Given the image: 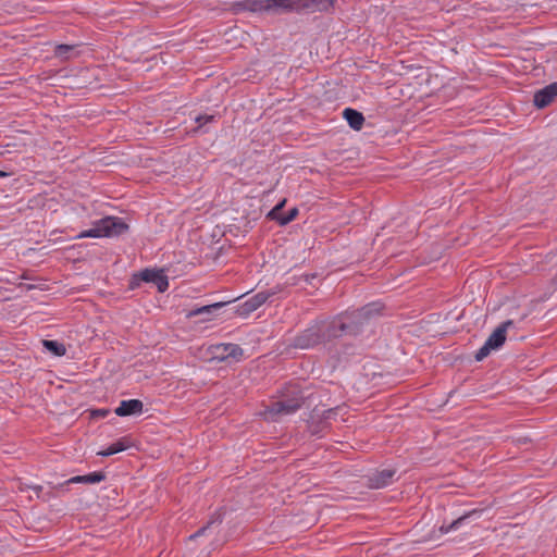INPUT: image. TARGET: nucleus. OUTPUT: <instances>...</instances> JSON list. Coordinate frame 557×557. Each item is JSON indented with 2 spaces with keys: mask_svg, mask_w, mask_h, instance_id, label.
Returning <instances> with one entry per match:
<instances>
[{
  "mask_svg": "<svg viewBox=\"0 0 557 557\" xmlns=\"http://www.w3.org/2000/svg\"><path fill=\"white\" fill-rule=\"evenodd\" d=\"M382 310L383 305L375 301L331 319L336 338L344 335H358L362 333L376 320Z\"/></svg>",
  "mask_w": 557,
  "mask_h": 557,
  "instance_id": "f257e3e1",
  "label": "nucleus"
},
{
  "mask_svg": "<svg viewBox=\"0 0 557 557\" xmlns=\"http://www.w3.org/2000/svg\"><path fill=\"white\" fill-rule=\"evenodd\" d=\"M210 352L219 361H239L244 356L243 348L237 344L221 343L212 345Z\"/></svg>",
  "mask_w": 557,
  "mask_h": 557,
  "instance_id": "423d86ee",
  "label": "nucleus"
},
{
  "mask_svg": "<svg viewBox=\"0 0 557 557\" xmlns=\"http://www.w3.org/2000/svg\"><path fill=\"white\" fill-rule=\"evenodd\" d=\"M302 401V396L276 400L267 408L264 412L265 418L272 421H278L283 417L295 413L301 407Z\"/></svg>",
  "mask_w": 557,
  "mask_h": 557,
  "instance_id": "20e7f679",
  "label": "nucleus"
},
{
  "mask_svg": "<svg viewBox=\"0 0 557 557\" xmlns=\"http://www.w3.org/2000/svg\"><path fill=\"white\" fill-rule=\"evenodd\" d=\"M292 12L298 13L297 0H265V14L281 15Z\"/></svg>",
  "mask_w": 557,
  "mask_h": 557,
  "instance_id": "6e6552de",
  "label": "nucleus"
},
{
  "mask_svg": "<svg viewBox=\"0 0 557 557\" xmlns=\"http://www.w3.org/2000/svg\"><path fill=\"white\" fill-rule=\"evenodd\" d=\"M557 97V82H554L542 89L535 91L533 103L537 109H544L549 106Z\"/></svg>",
  "mask_w": 557,
  "mask_h": 557,
  "instance_id": "1a4fd4ad",
  "label": "nucleus"
},
{
  "mask_svg": "<svg viewBox=\"0 0 557 557\" xmlns=\"http://www.w3.org/2000/svg\"><path fill=\"white\" fill-rule=\"evenodd\" d=\"M110 413L109 409L106 408H99L91 411V416L96 419H102L106 418Z\"/></svg>",
  "mask_w": 557,
  "mask_h": 557,
  "instance_id": "bb28decb",
  "label": "nucleus"
},
{
  "mask_svg": "<svg viewBox=\"0 0 557 557\" xmlns=\"http://www.w3.org/2000/svg\"><path fill=\"white\" fill-rule=\"evenodd\" d=\"M299 211L297 208H292L290 210H288V212L286 214H283L281 218H280V221H278V224L280 225H286L288 224L289 222H292L293 220L296 219V216L298 215Z\"/></svg>",
  "mask_w": 557,
  "mask_h": 557,
  "instance_id": "b1692460",
  "label": "nucleus"
},
{
  "mask_svg": "<svg viewBox=\"0 0 557 557\" xmlns=\"http://www.w3.org/2000/svg\"><path fill=\"white\" fill-rule=\"evenodd\" d=\"M129 447V441L127 437L120 438L119 441L110 444L107 448L98 453L99 456L109 457L117 453L124 451Z\"/></svg>",
  "mask_w": 557,
  "mask_h": 557,
  "instance_id": "dca6fc26",
  "label": "nucleus"
},
{
  "mask_svg": "<svg viewBox=\"0 0 557 557\" xmlns=\"http://www.w3.org/2000/svg\"><path fill=\"white\" fill-rule=\"evenodd\" d=\"M76 46L74 45H65L61 44L58 45L54 49V54L57 58L62 60L71 59L75 53Z\"/></svg>",
  "mask_w": 557,
  "mask_h": 557,
  "instance_id": "6ab92c4d",
  "label": "nucleus"
},
{
  "mask_svg": "<svg viewBox=\"0 0 557 557\" xmlns=\"http://www.w3.org/2000/svg\"><path fill=\"white\" fill-rule=\"evenodd\" d=\"M9 174L7 172L0 171V177H7Z\"/></svg>",
  "mask_w": 557,
  "mask_h": 557,
  "instance_id": "7c9ffc66",
  "label": "nucleus"
},
{
  "mask_svg": "<svg viewBox=\"0 0 557 557\" xmlns=\"http://www.w3.org/2000/svg\"><path fill=\"white\" fill-rule=\"evenodd\" d=\"M513 323L508 320L499 324L495 331L487 337L486 342L490 347L494 350L500 348L506 341V333L509 326Z\"/></svg>",
  "mask_w": 557,
  "mask_h": 557,
  "instance_id": "ddd939ff",
  "label": "nucleus"
},
{
  "mask_svg": "<svg viewBox=\"0 0 557 557\" xmlns=\"http://www.w3.org/2000/svg\"><path fill=\"white\" fill-rule=\"evenodd\" d=\"M144 404L139 399L122 400L114 409V413L119 417L138 416L143 413Z\"/></svg>",
  "mask_w": 557,
  "mask_h": 557,
  "instance_id": "f8f14e48",
  "label": "nucleus"
},
{
  "mask_svg": "<svg viewBox=\"0 0 557 557\" xmlns=\"http://www.w3.org/2000/svg\"><path fill=\"white\" fill-rule=\"evenodd\" d=\"M335 338L331 319L317 320L295 336L290 345L298 349H312Z\"/></svg>",
  "mask_w": 557,
  "mask_h": 557,
  "instance_id": "f03ea898",
  "label": "nucleus"
},
{
  "mask_svg": "<svg viewBox=\"0 0 557 557\" xmlns=\"http://www.w3.org/2000/svg\"><path fill=\"white\" fill-rule=\"evenodd\" d=\"M141 282L154 284L160 293H164L169 288V280L162 269H145L134 274L129 281V288L139 287Z\"/></svg>",
  "mask_w": 557,
  "mask_h": 557,
  "instance_id": "39448f33",
  "label": "nucleus"
},
{
  "mask_svg": "<svg viewBox=\"0 0 557 557\" xmlns=\"http://www.w3.org/2000/svg\"><path fill=\"white\" fill-rule=\"evenodd\" d=\"M69 483H84V475H76L69 480Z\"/></svg>",
  "mask_w": 557,
  "mask_h": 557,
  "instance_id": "c85d7f7f",
  "label": "nucleus"
},
{
  "mask_svg": "<svg viewBox=\"0 0 557 557\" xmlns=\"http://www.w3.org/2000/svg\"><path fill=\"white\" fill-rule=\"evenodd\" d=\"M494 350L492 347H490L487 345V342L485 341V343L483 344V346L475 352V360L476 361H482L484 358H486L491 351Z\"/></svg>",
  "mask_w": 557,
  "mask_h": 557,
  "instance_id": "393cba45",
  "label": "nucleus"
},
{
  "mask_svg": "<svg viewBox=\"0 0 557 557\" xmlns=\"http://www.w3.org/2000/svg\"><path fill=\"white\" fill-rule=\"evenodd\" d=\"M214 120L215 115L212 114H199L195 117V121L199 127H203L206 124L211 123Z\"/></svg>",
  "mask_w": 557,
  "mask_h": 557,
  "instance_id": "a878e982",
  "label": "nucleus"
},
{
  "mask_svg": "<svg viewBox=\"0 0 557 557\" xmlns=\"http://www.w3.org/2000/svg\"><path fill=\"white\" fill-rule=\"evenodd\" d=\"M333 0H297L298 13L327 12L333 8Z\"/></svg>",
  "mask_w": 557,
  "mask_h": 557,
  "instance_id": "9b49d317",
  "label": "nucleus"
},
{
  "mask_svg": "<svg viewBox=\"0 0 557 557\" xmlns=\"http://www.w3.org/2000/svg\"><path fill=\"white\" fill-rule=\"evenodd\" d=\"M104 474L102 472H91L84 475V484H96L104 480Z\"/></svg>",
  "mask_w": 557,
  "mask_h": 557,
  "instance_id": "5701e85b",
  "label": "nucleus"
},
{
  "mask_svg": "<svg viewBox=\"0 0 557 557\" xmlns=\"http://www.w3.org/2000/svg\"><path fill=\"white\" fill-rule=\"evenodd\" d=\"M395 475L396 470L392 468L375 470L367 475V485L374 490L384 488L394 482Z\"/></svg>",
  "mask_w": 557,
  "mask_h": 557,
  "instance_id": "0eeeda50",
  "label": "nucleus"
},
{
  "mask_svg": "<svg viewBox=\"0 0 557 557\" xmlns=\"http://www.w3.org/2000/svg\"><path fill=\"white\" fill-rule=\"evenodd\" d=\"M313 278H315V275H314V274H312L311 276H309V275H307V276H306V281H307L308 283H311V280H313Z\"/></svg>",
  "mask_w": 557,
  "mask_h": 557,
  "instance_id": "c756f323",
  "label": "nucleus"
},
{
  "mask_svg": "<svg viewBox=\"0 0 557 557\" xmlns=\"http://www.w3.org/2000/svg\"><path fill=\"white\" fill-rule=\"evenodd\" d=\"M286 203V200H281L276 206H274L269 213L267 214V218L274 221H280V218L283 215L282 209L284 208Z\"/></svg>",
  "mask_w": 557,
  "mask_h": 557,
  "instance_id": "412c9836",
  "label": "nucleus"
},
{
  "mask_svg": "<svg viewBox=\"0 0 557 557\" xmlns=\"http://www.w3.org/2000/svg\"><path fill=\"white\" fill-rule=\"evenodd\" d=\"M245 3V0H240V1H236L233 3V11L235 13H239V12H244V11H247L246 10V5H244Z\"/></svg>",
  "mask_w": 557,
  "mask_h": 557,
  "instance_id": "cd10ccee",
  "label": "nucleus"
},
{
  "mask_svg": "<svg viewBox=\"0 0 557 557\" xmlns=\"http://www.w3.org/2000/svg\"><path fill=\"white\" fill-rule=\"evenodd\" d=\"M268 298H269L268 293L260 292V293L251 296L244 302L239 304L237 306L236 312L242 317H247L251 312L259 309L268 300Z\"/></svg>",
  "mask_w": 557,
  "mask_h": 557,
  "instance_id": "9d476101",
  "label": "nucleus"
},
{
  "mask_svg": "<svg viewBox=\"0 0 557 557\" xmlns=\"http://www.w3.org/2000/svg\"><path fill=\"white\" fill-rule=\"evenodd\" d=\"M215 523H221V520L219 518L210 520L206 525H203L198 531H196L194 534H191L189 536V540L193 541V540H195V539H197L199 536L207 535L208 532L211 530L212 525L215 524Z\"/></svg>",
  "mask_w": 557,
  "mask_h": 557,
  "instance_id": "4be33fe9",
  "label": "nucleus"
},
{
  "mask_svg": "<svg viewBox=\"0 0 557 557\" xmlns=\"http://www.w3.org/2000/svg\"><path fill=\"white\" fill-rule=\"evenodd\" d=\"M42 346L45 347L46 350H48L49 352L57 357H62L66 352L64 344L54 339H44Z\"/></svg>",
  "mask_w": 557,
  "mask_h": 557,
  "instance_id": "a211bd4d",
  "label": "nucleus"
},
{
  "mask_svg": "<svg viewBox=\"0 0 557 557\" xmlns=\"http://www.w3.org/2000/svg\"><path fill=\"white\" fill-rule=\"evenodd\" d=\"M343 117L354 131H360L364 124L363 114L351 108L344 109Z\"/></svg>",
  "mask_w": 557,
  "mask_h": 557,
  "instance_id": "2eb2a0df",
  "label": "nucleus"
},
{
  "mask_svg": "<svg viewBox=\"0 0 557 557\" xmlns=\"http://www.w3.org/2000/svg\"><path fill=\"white\" fill-rule=\"evenodd\" d=\"M244 5L247 12L265 14V0H245Z\"/></svg>",
  "mask_w": 557,
  "mask_h": 557,
  "instance_id": "aec40b11",
  "label": "nucleus"
},
{
  "mask_svg": "<svg viewBox=\"0 0 557 557\" xmlns=\"http://www.w3.org/2000/svg\"><path fill=\"white\" fill-rule=\"evenodd\" d=\"M223 306H225V302H214L211 305L198 307L190 310L187 317L191 318L197 315H210L219 311Z\"/></svg>",
  "mask_w": 557,
  "mask_h": 557,
  "instance_id": "f3484780",
  "label": "nucleus"
},
{
  "mask_svg": "<svg viewBox=\"0 0 557 557\" xmlns=\"http://www.w3.org/2000/svg\"><path fill=\"white\" fill-rule=\"evenodd\" d=\"M481 513H482V510H480V509L470 510V511L463 513L462 516H460L459 518H457L456 520H454L453 522H450L449 524L441 525L440 532L442 534H447L449 532L456 531L461 525H463L466 520L471 519V518H479L481 516Z\"/></svg>",
  "mask_w": 557,
  "mask_h": 557,
  "instance_id": "4468645a",
  "label": "nucleus"
},
{
  "mask_svg": "<svg viewBox=\"0 0 557 557\" xmlns=\"http://www.w3.org/2000/svg\"><path fill=\"white\" fill-rule=\"evenodd\" d=\"M128 230V225L121 218L116 216H106L96 222H94L92 227L89 230L83 231L78 238H100V237H116Z\"/></svg>",
  "mask_w": 557,
  "mask_h": 557,
  "instance_id": "7ed1b4c3",
  "label": "nucleus"
}]
</instances>
